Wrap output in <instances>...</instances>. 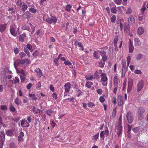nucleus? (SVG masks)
<instances>
[{
    "mask_svg": "<svg viewBox=\"0 0 148 148\" xmlns=\"http://www.w3.org/2000/svg\"><path fill=\"white\" fill-rule=\"evenodd\" d=\"M62 55L61 54H60L58 58H55L54 59V61L56 64H57V62L58 60H60L64 62V64L65 65H71V63L68 60H66L64 57H62Z\"/></svg>",
    "mask_w": 148,
    "mask_h": 148,
    "instance_id": "nucleus-1",
    "label": "nucleus"
},
{
    "mask_svg": "<svg viewBox=\"0 0 148 148\" xmlns=\"http://www.w3.org/2000/svg\"><path fill=\"white\" fill-rule=\"evenodd\" d=\"M43 20L44 21H46L49 24L51 23H55L57 22V20L56 17L55 16H52L51 18H46L45 16H44L43 17Z\"/></svg>",
    "mask_w": 148,
    "mask_h": 148,
    "instance_id": "nucleus-2",
    "label": "nucleus"
},
{
    "mask_svg": "<svg viewBox=\"0 0 148 148\" xmlns=\"http://www.w3.org/2000/svg\"><path fill=\"white\" fill-rule=\"evenodd\" d=\"M100 82L103 86H106L108 84V78L105 73H102L100 75Z\"/></svg>",
    "mask_w": 148,
    "mask_h": 148,
    "instance_id": "nucleus-3",
    "label": "nucleus"
},
{
    "mask_svg": "<svg viewBox=\"0 0 148 148\" xmlns=\"http://www.w3.org/2000/svg\"><path fill=\"white\" fill-rule=\"evenodd\" d=\"M123 126L121 125L116 124L115 130L117 131V133L118 137H121L122 133Z\"/></svg>",
    "mask_w": 148,
    "mask_h": 148,
    "instance_id": "nucleus-4",
    "label": "nucleus"
},
{
    "mask_svg": "<svg viewBox=\"0 0 148 148\" xmlns=\"http://www.w3.org/2000/svg\"><path fill=\"white\" fill-rule=\"evenodd\" d=\"M126 117L127 122L129 123H131L133 121V115L130 112H127L126 114Z\"/></svg>",
    "mask_w": 148,
    "mask_h": 148,
    "instance_id": "nucleus-5",
    "label": "nucleus"
},
{
    "mask_svg": "<svg viewBox=\"0 0 148 148\" xmlns=\"http://www.w3.org/2000/svg\"><path fill=\"white\" fill-rule=\"evenodd\" d=\"M144 112V110L142 108H139L137 114L139 120L141 119L143 117V114Z\"/></svg>",
    "mask_w": 148,
    "mask_h": 148,
    "instance_id": "nucleus-6",
    "label": "nucleus"
},
{
    "mask_svg": "<svg viewBox=\"0 0 148 148\" xmlns=\"http://www.w3.org/2000/svg\"><path fill=\"white\" fill-rule=\"evenodd\" d=\"M133 80L131 79H129L128 80V87L127 91L130 92L131 90L132 87Z\"/></svg>",
    "mask_w": 148,
    "mask_h": 148,
    "instance_id": "nucleus-7",
    "label": "nucleus"
},
{
    "mask_svg": "<svg viewBox=\"0 0 148 148\" xmlns=\"http://www.w3.org/2000/svg\"><path fill=\"white\" fill-rule=\"evenodd\" d=\"M25 119H23L21 121V125L23 127H29V124L27 121L25 123Z\"/></svg>",
    "mask_w": 148,
    "mask_h": 148,
    "instance_id": "nucleus-8",
    "label": "nucleus"
},
{
    "mask_svg": "<svg viewBox=\"0 0 148 148\" xmlns=\"http://www.w3.org/2000/svg\"><path fill=\"white\" fill-rule=\"evenodd\" d=\"M10 32L11 34L14 36H16V34L15 33V29H16V27L15 25L13 24L10 26Z\"/></svg>",
    "mask_w": 148,
    "mask_h": 148,
    "instance_id": "nucleus-9",
    "label": "nucleus"
},
{
    "mask_svg": "<svg viewBox=\"0 0 148 148\" xmlns=\"http://www.w3.org/2000/svg\"><path fill=\"white\" fill-rule=\"evenodd\" d=\"M117 102L118 106H122L124 104L121 95H120L118 96L117 98Z\"/></svg>",
    "mask_w": 148,
    "mask_h": 148,
    "instance_id": "nucleus-10",
    "label": "nucleus"
},
{
    "mask_svg": "<svg viewBox=\"0 0 148 148\" xmlns=\"http://www.w3.org/2000/svg\"><path fill=\"white\" fill-rule=\"evenodd\" d=\"M71 86V84L69 82H67L64 86V87L65 91L66 92H68L70 90Z\"/></svg>",
    "mask_w": 148,
    "mask_h": 148,
    "instance_id": "nucleus-11",
    "label": "nucleus"
},
{
    "mask_svg": "<svg viewBox=\"0 0 148 148\" xmlns=\"http://www.w3.org/2000/svg\"><path fill=\"white\" fill-rule=\"evenodd\" d=\"M144 85L143 82L142 81H140L137 85V90L138 92L140 91L143 87Z\"/></svg>",
    "mask_w": 148,
    "mask_h": 148,
    "instance_id": "nucleus-12",
    "label": "nucleus"
},
{
    "mask_svg": "<svg viewBox=\"0 0 148 148\" xmlns=\"http://www.w3.org/2000/svg\"><path fill=\"white\" fill-rule=\"evenodd\" d=\"M119 78L118 75L116 74L113 79V85L114 86H118Z\"/></svg>",
    "mask_w": 148,
    "mask_h": 148,
    "instance_id": "nucleus-13",
    "label": "nucleus"
},
{
    "mask_svg": "<svg viewBox=\"0 0 148 148\" xmlns=\"http://www.w3.org/2000/svg\"><path fill=\"white\" fill-rule=\"evenodd\" d=\"M7 24L6 23L1 24H0V32L1 33L4 32L5 31Z\"/></svg>",
    "mask_w": 148,
    "mask_h": 148,
    "instance_id": "nucleus-14",
    "label": "nucleus"
},
{
    "mask_svg": "<svg viewBox=\"0 0 148 148\" xmlns=\"http://www.w3.org/2000/svg\"><path fill=\"white\" fill-rule=\"evenodd\" d=\"M135 22V20L134 16L132 15H130L128 18V23L129 24H132Z\"/></svg>",
    "mask_w": 148,
    "mask_h": 148,
    "instance_id": "nucleus-15",
    "label": "nucleus"
},
{
    "mask_svg": "<svg viewBox=\"0 0 148 148\" xmlns=\"http://www.w3.org/2000/svg\"><path fill=\"white\" fill-rule=\"evenodd\" d=\"M1 82L3 85H6L7 84V81L6 80V75H4L3 76L1 77Z\"/></svg>",
    "mask_w": 148,
    "mask_h": 148,
    "instance_id": "nucleus-16",
    "label": "nucleus"
},
{
    "mask_svg": "<svg viewBox=\"0 0 148 148\" xmlns=\"http://www.w3.org/2000/svg\"><path fill=\"white\" fill-rule=\"evenodd\" d=\"M137 34L139 35H141L144 33V29L142 27H139L137 30Z\"/></svg>",
    "mask_w": 148,
    "mask_h": 148,
    "instance_id": "nucleus-17",
    "label": "nucleus"
},
{
    "mask_svg": "<svg viewBox=\"0 0 148 148\" xmlns=\"http://www.w3.org/2000/svg\"><path fill=\"white\" fill-rule=\"evenodd\" d=\"M134 44L135 46H137L140 45L141 42L139 38H135L134 39Z\"/></svg>",
    "mask_w": 148,
    "mask_h": 148,
    "instance_id": "nucleus-18",
    "label": "nucleus"
},
{
    "mask_svg": "<svg viewBox=\"0 0 148 148\" xmlns=\"http://www.w3.org/2000/svg\"><path fill=\"white\" fill-rule=\"evenodd\" d=\"M99 51H95L93 53V58L95 59H98L100 57Z\"/></svg>",
    "mask_w": 148,
    "mask_h": 148,
    "instance_id": "nucleus-19",
    "label": "nucleus"
},
{
    "mask_svg": "<svg viewBox=\"0 0 148 148\" xmlns=\"http://www.w3.org/2000/svg\"><path fill=\"white\" fill-rule=\"evenodd\" d=\"M22 131V129H21L20 130L19 135L18 137V140L19 141H21L23 140V138L24 136V134Z\"/></svg>",
    "mask_w": 148,
    "mask_h": 148,
    "instance_id": "nucleus-20",
    "label": "nucleus"
},
{
    "mask_svg": "<svg viewBox=\"0 0 148 148\" xmlns=\"http://www.w3.org/2000/svg\"><path fill=\"white\" fill-rule=\"evenodd\" d=\"M26 37V34L25 33H23L19 37V40L21 42L24 41V39Z\"/></svg>",
    "mask_w": 148,
    "mask_h": 148,
    "instance_id": "nucleus-21",
    "label": "nucleus"
},
{
    "mask_svg": "<svg viewBox=\"0 0 148 148\" xmlns=\"http://www.w3.org/2000/svg\"><path fill=\"white\" fill-rule=\"evenodd\" d=\"M30 13L28 11H27L25 12L23 15L24 18L29 19L30 16Z\"/></svg>",
    "mask_w": 148,
    "mask_h": 148,
    "instance_id": "nucleus-22",
    "label": "nucleus"
},
{
    "mask_svg": "<svg viewBox=\"0 0 148 148\" xmlns=\"http://www.w3.org/2000/svg\"><path fill=\"white\" fill-rule=\"evenodd\" d=\"M125 65H123V66L122 67V73L121 75V76L123 77H124L125 75V72L127 71L126 70V67H125ZM127 67L129 65H127Z\"/></svg>",
    "mask_w": 148,
    "mask_h": 148,
    "instance_id": "nucleus-23",
    "label": "nucleus"
},
{
    "mask_svg": "<svg viewBox=\"0 0 148 148\" xmlns=\"http://www.w3.org/2000/svg\"><path fill=\"white\" fill-rule=\"evenodd\" d=\"M22 64H30L31 62L28 59H24L22 60Z\"/></svg>",
    "mask_w": 148,
    "mask_h": 148,
    "instance_id": "nucleus-24",
    "label": "nucleus"
},
{
    "mask_svg": "<svg viewBox=\"0 0 148 148\" xmlns=\"http://www.w3.org/2000/svg\"><path fill=\"white\" fill-rule=\"evenodd\" d=\"M110 10L112 13L113 14H116V7L115 5L110 8Z\"/></svg>",
    "mask_w": 148,
    "mask_h": 148,
    "instance_id": "nucleus-25",
    "label": "nucleus"
},
{
    "mask_svg": "<svg viewBox=\"0 0 148 148\" xmlns=\"http://www.w3.org/2000/svg\"><path fill=\"white\" fill-rule=\"evenodd\" d=\"M41 110L36 108L34 106L32 107V111L34 112L35 113L38 114L40 112Z\"/></svg>",
    "mask_w": 148,
    "mask_h": 148,
    "instance_id": "nucleus-26",
    "label": "nucleus"
},
{
    "mask_svg": "<svg viewBox=\"0 0 148 148\" xmlns=\"http://www.w3.org/2000/svg\"><path fill=\"white\" fill-rule=\"evenodd\" d=\"M35 71L37 73L38 77H41L42 75V72L41 70L39 69H36L35 70Z\"/></svg>",
    "mask_w": 148,
    "mask_h": 148,
    "instance_id": "nucleus-27",
    "label": "nucleus"
},
{
    "mask_svg": "<svg viewBox=\"0 0 148 148\" xmlns=\"http://www.w3.org/2000/svg\"><path fill=\"white\" fill-rule=\"evenodd\" d=\"M0 137L1 140L4 141V140L5 135L4 131H2L0 133Z\"/></svg>",
    "mask_w": 148,
    "mask_h": 148,
    "instance_id": "nucleus-28",
    "label": "nucleus"
},
{
    "mask_svg": "<svg viewBox=\"0 0 148 148\" xmlns=\"http://www.w3.org/2000/svg\"><path fill=\"white\" fill-rule=\"evenodd\" d=\"M72 8V6L70 4H68L66 6L65 10L67 12L70 11Z\"/></svg>",
    "mask_w": 148,
    "mask_h": 148,
    "instance_id": "nucleus-29",
    "label": "nucleus"
},
{
    "mask_svg": "<svg viewBox=\"0 0 148 148\" xmlns=\"http://www.w3.org/2000/svg\"><path fill=\"white\" fill-rule=\"evenodd\" d=\"M19 82V79L18 77H16L14 78H13L12 83L13 84H15L18 83Z\"/></svg>",
    "mask_w": 148,
    "mask_h": 148,
    "instance_id": "nucleus-30",
    "label": "nucleus"
},
{
    "mask_svg": "<svg viewBox=\"0 0 148 148\" xmlns=\"http://www.w3.org/2000/svg\"><path fill=\"white\" fill-rule=\"evenodd\" d=\"M22 60L19 59L16 60L14 62V65H19L20 64H22Z\"/></svg>",
    "mask_w": 148,
    "mask_h": 148,
    "instance_id": "nucleus-31",
    "label": "nucleus"
},
{
    "mask_svg": "<svg viewBox=\"0 0 148 148\" xmlns=\"http://www.w3.org/2000/svg\"><path fill=\"white\" fill-rule=\"evenodd\" d=\"M29 96L32 98L33 100L36 101L37 99V97L36 95L34 94H29Z\"/></svg>",
    "mask_w": 148,
    "mask_h": 148,
    "instance_id": "nucleus-32",
    "label": "nucleus"
},
{
    "mask_svg": "<svg viewBox=\"0 0 148 148\" xmlns=\"http://www.w3.org/2000/svg\"><path fill=\"white\" fill-rule=\"evenodd\" d=\"M10 110L11 112H15L16 111V108L11 104L10 106Z\"/></svg>",
    "mask_w": 148,
    "mask_h": 148,
    "instance_id": "nucleus-33",
    "label": "nucleus"
},
{
    "mask_svg": "<svg viewBox=\"0 0 148 148\" xmlns=\"http://www.w3.org/2000/svg\"><path fill=\"white\" fill-rule=\"evenodd\" d=\"M34 6L32 5L30 8H29V11L32 13H35L36 12V10L34 8Z\"/></svg>",
    "mask_w": 148,
    "mask_h": 148,
    "instance_id": "nucleus-34",
    "label": "nucleus"
},
{
    "mask_svg": "<svg viewBox=\"0 0 148 148\" xmlns=\"http://www.w3.org/2000/svg\"><path fill=\"white\" fill-rule=\"evenodd\" d=\"M107 58L108 57L106 56H105L102 57V60H103V62H101V65H104L105 62L107 61Z\"/></svg>",
    "mask_w": 148,
    "mask_h": 148,
    "instance_id": "nucleus-35",
    "label": "nucleus"
},
{
    "mask_svg": "<svg viewBox=\"0 0 148 148\" xmlns=\"http://www.w3.org/2000/svg\"><path fill=\"white\" fill-rule=\"evenodd\" d=\"M118 37L117 36H116L115 37L114 41L113 42L114 45V46L115 48H117V46L116 45V43L118 42Z\"/></svg>",
    "mask_w": 148,
    "mask_h": 148,
    "instance_id": "nucleus-36",
    "label": "nucleus"
},
{
    "mask_svg": "<svg viewBox=\"0 0 148 148\" xmlns=\"http://www.w3.org/2000/svg\"><path fill=\"white\" fill-rule=\"evenodd\" d=\"M6 134L8 136H11L13 134L12 131L9 130H5Z\"/></svg>",
    "mask_w": 148,
    "mask_h": 148,
    "instance_id": "nucleus-37",
    "label": "nucleus"
},
{
    "mask_svg": "<svg viewBox=\"0 0 148 148\" xmlns=\"http://www.w3.org/2000/svg\"><path fill=\"white\" fill-rule=\"evenodd\" d=\"M18 66V65H14V67L15 68V69H16L17 73H21V74H22V75H23L24 74V71L23 70H21V71L18 70L17 69Z\"/></svg>",
    "mask_w": 148,
    "mask_h": 148,
    "instance_id": "nucleus-38",
    "label": "nucleus"
},
{
    "mask_svg": "<svg viewBox=\"0 0 148 148\" xmlns=\"http://www.w3.org/2000/svg\"><path fill=\"white\" fill-rule=\"evenodd\" d=\"M75 90L77 93V96L78 97H79L82 94V92L78 88H76Z\"/></svg>",
    "mask_w": 148,
    "mask_h": 148,
    "instance_id": "nucleus-39",
    "label": "nucleus"
},
{
    "mask_svg": "<svg viewBox=\"0 0 148 148\" xmlns=\"http://www.w3.org/2000/svg\"><path fill=\"white\" fill-rule=\"evenodd\" d=\"M14 102L17 105H19L21 103V101L19 100V99L18 97L16 98L15 99Z\"/></svg>",
    "mask_w": 148,
    "mask_h": 148,
    "instance_id": "nucleus-40",
    "label": "nucleus"
},
{
    "mask_svg": "<svg viewBox=\"0 0 148 148\" xmlns=\"http://www.w3.org/2000/svg\"><path fill=\"white\" fill-rule=\"evenodd\" d=\"M53 112V111L50 110H47L45 111V114L49 116H51Z\"/></svg>",
    "mask_w": 148,
    "mask_h": 148,
    "instance_id": "nucleus-41",
    "label": "nucleus"
},
{
    "mask_svg": "<svg viewBox=\"0 0 148 148\" xmlns=\"http://www.w3.org/2000/svg\"><path fill=\"white\" fill-rule=\"evenodd\" d=\"M132 13V11L130 7H129L127 8L126 12V14H130Z\"/></svg>",
    "mask_w": 148,
    "mask_h": 148,
    "instance_id": "nucleus-42",
    "label": "nucleus"
},
{
    "mask_svg": "<svg viewBox=\"0 0 148 148\" xmlns=\"http://www.w3.org/2000/svg\"><path fill=\"white\" fill-rule=\"evenodd\" d=\"M99 137V133H98L93 136V137L92 138V140L94 141H96L98 138Z\"/></svg>",
    "mask_w": 148,
    "mask_h": 148,
    "instance_id": "nucleus-43",
    "label": "nucleus"
},
{
    "mask_svg": "<svg viewBox=\"0 0 148 148\" xmlns=\"http://www.w3.org/2000/svg\"><path fill=\"white\" fill-rule=\"evenodd\" d=\"M19 55L20 58H23L26 56L25 53L23 52H20L19 53Z\"/></svg>",
    "mask_w": 148,
    "mask_h": 148,
    "instance_id": "nucleus-44",
    "label": "nucleus"
},
{
    "mask_svg": "<svg viewBox=\"0 0 148 148\" xmlns=\"http://www.w3.org/2000/svg\"><path fill=\"white\" fill-rule=\"evenodd\" d=\"M99 53L102 57L106 56V52L104 51H99Z\"/></svg>",
    "mask_w": 148,
    "mask_h": 148,
    "instance_id": "nucleus-45",
    "label": "nucleus"
},
{
    "mask_svg": "<svg viewBox=\"0 0 148 148\" xmlns=\"http://www.w3.org/2000/svg\"><path fill=\"white\" fill-rule=\"evenodd\" d=\"M143 58V55L140 53H138L136 57V59L137 60H139Z\"/></svg>",
    "mask_w": 148,
    "mask_h": 148,
    "instance_id": "nucleus-46",
    "label": "nucleus"
},
{
    "mask_svg": "<svg viewBox=\"0 0 148 148\" xmlns=\"http://www.w3.org/2000/svg\"><path fill=\"white\" fill-rule=\"evenodd\" d=\"M22 10H23L25 11L27 8V6L26 4L24 3L22 6Z\"/></svg>",
    "mask_w": 148,
    "mask_h": 148,
    "instance_id": "nucleus-47",
    "label": "nucleus"
},
{
    "mask_svg": "<svg viewBox=\"0 0 148 148\" xmlns=\"http://www.w3.org/2000/svg\"><path fill=\"white\" fill-rule=\"evenodd\" d=\"M93 84V83L91 82H88L86 83V86L87 87L89 88L91 87L92 85Z\"/></svg>",
    "mask_w": 148,
    "mask_h": 148,
    "instance_id": "nucleus-48",
    "label": "nucleus"
},
{
    "mask_svg": "<svg viewBox=\"0 0 148 148\" xmlns=\"http://www.w3.org/2000/svg\"><path fill=\"white\" fill-rule=\"evenodd\" d=\"M24 51L26 53L27 56L28 57H30V53L26 48H25L24 49Z\"/></svg>",
    "mask_w": 148,
    "mask_h": 148,
    "instance_id": "nucleus-49",
    "label": "nucleus"
},
{
    "mask_svg": "<svg viewBox=\"0 0 148 148\" xmlns=\"http://www.w3.org/2000/svg\"><path fill=\"white\" fill-rule=\"evenodd\" d=\"M134 49L133 45L129 46V52L132 53Z\"/></svg>",
    "mask_w": 148,
    "mask_h": 148,
    "instance_id": "nucleus-50",
    "label": "nucleus"
},
{
    "mask_svg": "<svg viewBox=\"0 0 148 148\" xmlns=\"http://www.w3.org/2000/svg\"><path fill=\"white\" fill-rule=\"evenodd\" d=\"M88 106L90 108H92L93 106H95V105L92 102H89L88 103Z\"/></svg>",
    "mask_w": 148,
    "mask_h": 148,
    "instance_id": "nucleus-51",
    "label": "nucleus"
},
{
    "mask_svg": "<svg viewBox=\"0 0 148 148\" xmlns=\"http://www.w3.org/2000/svg\"><path fill=\"white\" fill-rule=\"evenodd\" d=\"M126 80H125L123 83V90H125L126 89Z\"/></svg>",
    "mask_w": 148,
    "mask_h": 148,
    "instance_id": "nucleus-52",
    "label": "nucleus"
},
{
    "mask_svg": "<svg viewBox=\"0 0 148 148\" xmlns=\"http://www.w3.org/2000/svg\"><path fill=\"white\" fill-rule=\"evenodd\" d=\"M111 22L112 23H115L116 20V16L115 15H113L111 18Z\"/></svg>",
    "mask_w": 148,
    "mask_h": 148,
    "instance_id": "nucleus-53",
    "label": "nucleus"
},
{
    "mask_svg": "<svg viewBox=\"0 0 148 148\" xmlns=\"http://www.w3.org/2000/svg\"><path fill=\"white\" fill-rule=\"evenodd\" d=\"M115 3L117 5H120L122 2V0H113Z\"/></svg>",
    "mask_w": 148,
    "mask_h": 148,
    "instance_id": "nucleus-54",
    "label": "nucleus"
},
{
    "mask_svg": "<svg viewBox=\"0 0 148 148\" xmlns=\"http://www.w3.org/2000/svg\"><path fill=\"white\" fill-rule=\"evenodd\" d=\"M85 77L86 79L88 80L91 79L93 78L92 75H87Z\"/></svg>",
    "mask_w": 148,
    "mask_h": 148,
    "instance_id": "nucleus-55",
    "label": "nucleus"
},
{
    "mask_svg": "<svg viewBox=\"0 0 148 148\" xmlns=\"http://www.w3.org/2000/svg\"><path fill=\"white\" fill-rule=\"evenodd\" d=\"M139 130H140L139 127H136L135 128H133L132 130L134 132L136 133V132H137Z\"/></svg>",
    "mask_w": 148,
    "mask_h": 148,
    "instance_id": "nucleus-56",
    "label": "nucleus"
},
{
    "mask_svg": "<svg viewBox=\"0 0 148 148\" xmlns=\"http://www.w3.org/2000/svg\"><path fill=\"white\" fill-rule=\"evenodd\" d=\"M109 134V131L107 127H106V129L105 131H104V134L106 136L108 135Z\"/></svg>",
    "mask_w": 148,
    "mask_h": 148,
    "instance_id": "nucleus-57",
    "label": "nucleus"
},
{
    "mask_svg": "<svg viewBox=\"0 0 148 148\" xmlns=\"http://www.w3.org/2000/svg\"><path fill=\"white\" fill-rule=\"evenodd\" d=\"M104 134V131H102L100 134V136L101 138H102L103 140L105 136Z\"/></svg>",
    "mask_w": 148,
    "mask_h": 148,
    "instance_id": "nucleus-58",
    "label": "nucleus"
},
{
    "mask_svg": "<svg viewBox=\"0 0 148 148\" xmlns=\"http://www.w3.org/2000/svg\"><path fill=\"white\" fill-rule=\"evenodd\" d=\"M116 124L122 125V118L121 116L120 117L119 119L118 122Z\"/></svg>",
    "mask_w": 148,
    "mask_h": 148,
    "instance_id": "nucleus-59",
    "label": "nucleus"
},
{
    "mask_svg": "<svg viewBox=\"0 0 148 148\" xmlns=\"http://www.w3.org/2000/svg\"><path fill=\"white\" fill-rule=\"evenodd\" d=\"M1 108L2 110H6L7 109V107L5 105H2L1 106Z\"/></svg>",
    "mask_w": 148,
    "mask_h": 148,
    "instance_id": "nucleus-60",
    "label": "nucleus"
},
{
    "mask_svg": "<svg viewBox=\"0 0 148 148\" xmlns=\"http://www.w3.org/2000/svg\"><path fill=\"white\" fill-rule=\"evenodd\" d=\"M41 86V84L40 82H39L36 84V88L39 90Z\"/></svg>",
    "mask_w": 148,
    "mask_h": 148,
    "instance_id": "nucleus-61",
    "label": "nucleus"
},
{
    "mask_svg": "<svg viewBox=\"0 0 148 148\" xmlns=\"http://www.w3.org/2000/svg\"><path fill=\"white\" fill-rule=\"evenodd\" d=\"M131 58L130 56H128L127 58V65H129L130 61Z\"/></svg>",
    "mask_w": 148,
    "mask_h": 148,
    "instance_id": "nucleus-62",
    "label": "nucleus"
},
{
    "mask_svg": "<svg viewBox=\"0 0 148 148\" xmlns=\"http://www.w3.org/2000/svg\"><path fill=\"white\" fill-rule=\"evenodd\" d=\"M14 53L15 54H17L19 52V49L18 48H14Z\"/></svg>",
    "mask_w": 148,
    "mask_h": 148,
    "instance_id": "nucleus-63",
    "label": "nucleus"
},
{
    "mask_svg": "<svg viewBox=\"0 0 148 148\" xmlns=\"http://www.w3.org/2000/svg\"><path fill=\"white\" fill-rule=\"evenodd\" d=\"M27 48L30 51H31L32 49V47L31 45L29 44H27Z\"/></svg>",
    "mask_w": 148,
    "mask_h": 148,
    "instance_id": "nucleus-64",
    "label": "nucleus"
}]
</instances>
